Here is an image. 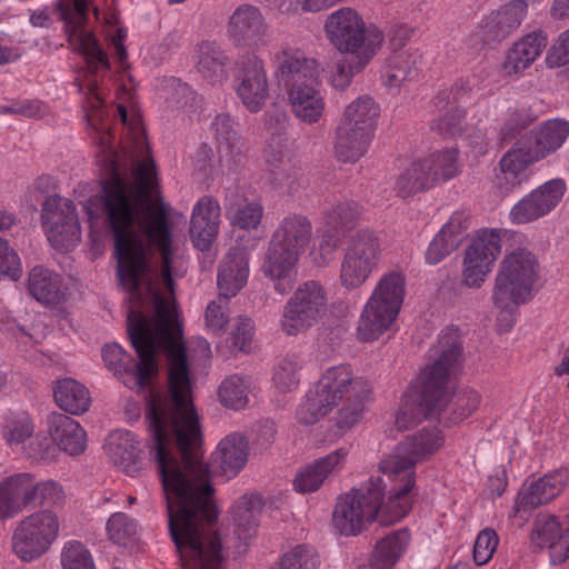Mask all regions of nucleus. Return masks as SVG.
Returning <instances> with one entry per match:
<instances>
[{"label": "nucleus", "instance_id": "f257e3e1", "mask_svg": "<svg viewBox=\"0 0 569 569\" xmlns=\"http://www.w3.org/2000/svg\"><path fill=\"white\" fill-rule=\"evenodd\" d=\"M103 152V212L114 236L117 280L129 295L128 335L139 360L118 343L104 345L102 358L128 388L149 391L146 418L182 569L217 567L226 557L211 528L218 518L214 489L200 453L190 369L170 298L173 278L184 276L186 263L172 243L154 162H139L128 178L118 153L110 148Z\"/></svg>", "mask_w": 569, "mask_h": 569}, {"label": "nucleus", "instance_id": "f03ea898", "mask_svg": "<svg viewBox=\"0 0 569 569\" xmlns=\"http://www.w3.org/2000/svg\"><path fill=\"white\" fill-rule=\"evenodd\" d=\"M443 436L437 428H423L406 437L393 450L381 459L379 470L392 483L387 510L391 520L402 519L412 508L411 490L416 482V466L438 451Z\"/></svg>", "mask_w": 569, "mask_h": 569}, {"label": "nucleus", "instance_id": "7ed1b4c3", "mask_svg": "<svg viewBox=\"0 0 569 569\" xmlns=\"http://www.w3.org/2000/svg\"><path fill=\"white\" fill-rule=\"evenodd\" d=\"M432 363L421 373V392L418 402L408 400L397 412L395 425L407 430L423 419L439 417L446 399V382L460 366V341L455 331L443 332L430 350Z\"/></svg>", "mask_w": 569, "mask_h": 569}, {"label": "nucleus", "instance_id": "20e7f679", "mask_svg": "<svg viewBox=\"0 0 569 569\" xmlns=\"http://www.w3.org/2000/svg\"><path fill=\"white\" fill-rule=\"evenodd\" d=\"M370 392L368 381L356 376L350 365L329 367L299 405L297 419L303 425L316 423L349 396L370 397Z\"/></svg>", "mask_w": 569, "mask_h": 569}, {"label": "nucleus", "instance_id": "39448f33", "mask_svg": "<svg viewBox=\"0 0 569 569\" xmlns=\"http://www.w3.org/2000/svg\"><path fill=\"white\" fill-rule=\"evenodd\" d=\"M386 483L381 477H371L359 489H353L339 498L332 521L343 536H357L372 520L382 526H390L400 519L391 520L387 510L389 499L382 503Z\"/></svg>", "mask_w": 569, "mask_h": 569}, {"label": "nucleus", "instance_id": "423d86ee", "mask_svg": "<svg viewBox=\"0 0 569 569\" xmlns=\"http://www.w3.org/2000/svg\"><path fill=\"white\" fill-rule=\"evenodd\" d=\"M405 297V277L392 271L383 274L375 287L358 323L363 341L377 340L395 322Z\"/></svg>", "mask_w": 569, "mask_h": 569}, {"label": "nucleus", "instance_id": "0eeeda50", "mask_svg": "<svg viewBox=\"0 0 569 569\" xmlns=\"http://www.w3.org/2000/svg\"><path fill=\"white\" fill-rule=\"evenodd\" d=\"M538 279V260L526 248L509 252L501 261L492 291L495 306L508 307L512 302H527L532 297Z\"/></svg>", "mask_w": 569, "mask_h": 569}, {"label": "nucleus", "instance_id": "6e6552de", "mask_svg": "<svg viewBox=\"0 0 569 569\" xmlns=\"http://www.w3.org/2000/svg\"><path fill=\"white\" fill-rule=\"evenodd\" d=\"M328 308L327 287L316 279L302 281L283 306L280 327L286 335L297 336L318 325Z\"/></svg>", "mask_w": 569, "mask_h": 569}, {"label": "nucleus", "instance_id": "1a4fd4ad", "mask_svg": "<svg viewBox=\"0 0 569 569\" xmlns=\"http://www.w3.org/2000/svg\"><path fill=\"white\" fill-rule=\"evenodd\" d=\"M330 43L340 53H370L376 56L383 36L376 28H367L361 16L352 8L345 7L330 13L325 22Z\"/></svg>", "mask_w": 569, "mask_h": 569}, {"label": "nucleus", "instance_id": "9d476101", "mask_svg": "<svg viewBox=\"0 0 569 569\" xmlns=\"http://www.w3.org/2000/svg\"><path fill=\"white\" fill-rule=\"evenodd\" d=\"M458 173L457 149H445L408 166L397 178L395 189L399 197L407 198L450 180Z\"/></svg>", "mask_w": 569, "mask_h": 569}, {"label": "nucleus", "instance_id": "9b49d317", "mask_svg": "<svg viewBox=\"0 0 569 569\" xmlns=\"http://www.w3.org/2000/svg\"><path fill=\"white\" fill-rule=\"evenodd\" d=\"M381 253V241L375 231H357L350 238L340 263L341 287L347 290L360 288L378 267Z\"/></svg>", "mask_w": 569, "mask_h": 569}, {"label": "nucleus", "instance_id": "f8f14e48", "mask_svg": "<svg viewBox=\"0 0 569 569\" xmlns=\"http://www.w3.org/2000/svg\"><path fill=\"white\" fill-rule=\"evenodd\" d=\"M59 528L58 517L49 510L38 511L23 518L11 538L14 555L24 562L40 558L57 539Z\"/></svg>", "mask_w": 569, "mask_h": 569}, {"label": "nucleus", "instance_id": "ddd939ff", "mask_svg": "<svg viewBox=\"0 0 569 569\" xmlns=\"http://www.w3.org/2000/svg\"><path fill=\"white\" fill-rule=\"evenodd\" d=\"M41 223L50 244L69 251L81 240V227L72 200L53 194L47 197L41 208Z\"/></svg>", "mask_w": 569, "mask_h": 569}, {"label": "nucleus", "instance_id": "4468645a", "mask_svg": "<svg viewBox=\"0 0 569 569\" xmlns=\"http://www.w3.org/2000/svg\"><path fill=\"white\" fill-rule=\"evenodd\" d=\"M91 0H72L59 3L61 19L66 24L69 41L72 42L84 56L89 69L97 73L108 71L110 62L107 53L99 46L91 32L81 29L87 20V12Z\"/></svg>", "mask_w": 569, "mask_h": 569}, {"label": "nucleus", "instance_id": "2eb2a0df", "mask_svg": "<svg viewBox=\"0 0 569 569\" xmlns=\"http://www.w3.org/2000/svg\"><path fill=\"white\" fill-rule=\"evenodd\" d=\"M234 90L251 113H257L264 107L269 98V82L264 63L254 53L240 56L234 68Z\"/></svg>", "mask_w": 569, "mask_h": 569}, {"label": "nucleus", "instance_id": "dca6fc26", "mask_svg": "<svg viewBox=\"0 0 569 569\" xmlns=\"http://www.w3.org/2000/svg\"><path fill=\"white\" fill-rule=\"evenodd\" d=\"M498 230H482L466 249L462 279L469 288H479L501 251Z\"/></svg>", "mask_w": 569, "mask_h": 569}, {"label": "nucleus", "instance_id": "f3484780", "mask_svg": "<svg viewBox=\"0 0 569 569\" xmlns=\"http://www.w3.org/2000/svg\"><path fill=\"white\" fill-rule=\"evenodd\" d=\"M411 31L406 27L395 30L390 44L392 53L387 59L382 69V83L390 89H399L406 81L418 74L422 56L417 48H405V41L409 39Z\"/></svg>", "mask_w": 569, "mask_h": 569}, {"label": "nucleus", "instance_id": "a211bd4d", "mask_svg": "<svg viewBox=\"0 0 569 569\" xmlns=\"http://www.w3.org/2000/svg\"><path fill=\"white\" fill-rule=\"evenodd\" d=\"M567 187L562 179H552L539 186L517 203L509 212L515 224H526L549 214L562 200Z\"/></svg>", "mask_w": 569, "mask_h": 569}, {"label": "nucleus", "instance_id": "6ab92c4d", "mask_svg": "<svg viewBox=\"0 0 569 569\" xmlns=\"http://www.w3.org/2000/svg\"><path fill=\"white\" fill-rule=\"evenodd\" d=\"M470 89L466 82H457L449 90L440 91L435 98L439 108H448L447 112L433 120L431 129L445 138L460 136L465 131L466 110L460 106L467 102Z\"/></svg>", "mask_w": 569, "mask_h": 569}, {"label": "nucleus", "instance_id": "aec40b11", "mask_svg": "<svg viewBox=\"0 0 569 569\" xmlns=\"http://www.w3.org/2000/svg\"><path fill=\"white\" fill-rule=\"evenodd\" d=\"M284 89L291 112L297 119L307 124L321 120L326 111V100L321 91L320 76Z\"/></svg>", "mask_w": 569, "mask_h": 569}, {"label": "nucleus", "instance_id": "412c9836", "mask_svg": "<svg viewBox=\"0 0 569 569\" xmlns=\"http://www.w3.org/2000/svg\"><path fill=\"white\" fill-rule=\"evenodd\" d=\"M527 10L526 1H510L482 19L478 27V37L485 44L500 42L520 27Z\"/></svg>", "mask_w": 569, "mask_h": 569}, {"label": "nucleus", "instance_id": "4be33fe9", "mask_svg": "<svg viewBox=\"0 0 569 569\" xmlns=\"http://www.w3.org/2000/svg\"><path fill=\"white\" fill-rule=\"evenodd\" d=\"M568 471L559 469L545 475L529 485L525 483L515 501V515L521 511H530L552 501L563 491L568 483Z\"/></svg>", "mask_w": 569, "mask_h": 569}, {"label": "nucleus", "instance_id": "5701e85b", "mask_svg": "<svg viewBox=\"0 0 569 569\" xmlns=\"http://www.w3.org/2000/svg\"><path fill=\"white\" fill-rule=\"evenodd\" d=\"M221 208L212 196H202L193 206L190 218V238L193 246L207 251L219 233Z\"/></svg>", "mask_w": 569, "mask_h": 569}, {"label": "nucleus", "instance_id": "b1692460", "mask_svg": "<svg viewBox=\"0 0 569 569\" xmlns=\"http://www.w3.org/2000/svg\"><path fill=\"white\" fill-rule=\"evenodd\" d=\"M299 254L269 242L261 272L272 282L276 292L288 295L297 280Z\"/></svg>", "mask_w": 569, "mask_h": 569}, {"label": "nucleus", "instance_id": "393cba45", "mask_svg": "<svg viewBox=\"0 0 569 569\" xmlns=\"http://www.w3.org/2000/svg\"><path fill=\"white\" fill-rule=\"evenodd\" d=\"M348 455L349 450L341 447L308 463L296 475L293 480L295 490L301 493H311L319 490L327 479L342 470Z\"/></svg>", "mask_w": 569, "mask_h": 569}, {"label": "nucleus", "instance_id": "a878e982", "mask_svg": "<svg viewBox=\"0 0 569 569\" xmlns=\"http://www.w3.org/2000/svg\"><path fill=\"white\" fill-rule=\"evenodd\" d=\"M530 543L537 549H551L552 562L561 563L569 558V527L562 531L556 516L540 513L533 521Z\"/></svg>", "mask_w": 569, "mask_h": 569}, {"label": "nucleus", "instance_id": "bb28decb", "mask_svg": "<svg viewBox=\"0 0 569 569\" xmlns=\"http://www.w3.org/2000/svg\"><path fill=\"white\" fill-rule=\"evenodd\" d=\"M33 476L16 473L0 481V520L11 519L34 503Z\"/></svg>", "mask_w": 569, "mask_h": 569}, {"label": "nucleus", "instance_id": "cd10ccee", "mask_svg": "<svg viewBox=\"0 0 569 569\" xmlns=\"http://www.w3.org/2000/svg\"><path fill=\"white\" fill-rule=\"evenodd\" d=\"M276 77L284 88L320 76L319 64L297 48H282L273 56Z\"/></svg>", "mask_w": 569, "mask_h": 569}, {"label": "nucleus", "instance_id": "c85d7f7f", "mask_svg": "<svg viewBox=\"0 0 569 569\" xmlns=\"http://www.w3.org/2000/svg\"><path fill=\"white\" fill-rule=\"evenodd\" d=\"M211 130L218 144L220 167L232 171L241 159L243 147L238 124L228 113H220L214 117Z\"/></svg>", "mask_w": 569, "mask_h": 569}, {"label": "nucleus", "instance_id": "c756f323", "mask_svg": "<svg viewBox=\"0 0 569 569\" xmlns=\"http://www.w3.org/2000/svg\"><path fill=\"white\" fill-rule=\"evenodd\" d=\"M264 30L263 17L254 6H240L230 17L229 33L236 46L258 47Z\"/></svg>", "mask_w": 569, "mask_h": 569}, {"label": "nucleus", "instance_id": "7c9ffc66", "mask_svg": "<svg viewBox=\"0 0 569 569\" xmlns=\"http://www.w3.org/2000/svg\"><path fill=\"white\" fill-rule=\"evenodd\" d=\"M48 432L52 441L70 456H78L87 448V433L73 418L51 412L47 418Z\"/></svg>", "mask_w": 569, "mask_h": 569}, {"label": "nucleus", "instance_id": "2f4dec72", "mask_svg": "<svg viewBox=\"0 0 569 569\" xmlns=\"http://www.w3.org/2000/svg\"><path fill=\"white\" fill-rule=\"evenodd\" d=\"M311 236V221L306 216L290 213L278 223L269 242L301 256Z\"/></svg>", "mask_w": 569, "mask_h": 569}, {"label": "nucleus", "instance_id": "473e14b6", "mask_svg": "<svg viewBox=\"0 0 569 569\" xmlns=\"http://www.w3.org/2000/svg\"><path fill=\"white\" fill-rule=\"evenodd\" d=\"M249 277V252L243 247L230 248L218 272L219 291L234 297L247 283Z\"/></svg>", "mask_w": 569, "mask_h": 569}, {"label": "nucleus", "instance_id": "72a5a7b5", "mask_svg": "<svg viewBox=\"0 0 569 569\" xmlns=\"http://www.w3.org/2000/svg\"><path fill=\"white\" fill-rule=\"evenodd\" d=\"M249 440L241 432H231L223 437L213 452V461L228 478L236 477L247 465Z\"/></svg>", "mask_w": 569, "mask_h": 569}, {"label": "nucleus", "instance_id": "f704fd0d", "mask_svg": "<svg viewBox=\"0 0 569 569\" xmlns=\"http://www.w3.org/2000/svg\"><path fill=\"white\" fill-rule=\"evenodd\" d=\"M548 44V36L542 30L525 34L513 43L507 54L505 69L508 73H517L530 67Z\"/></svg>", "mask_w": 569, "mask_h": 569}, {"label": "nucleus", "instance_id": "c9c22d12", "mask_svg": "<svg viewBox=\"0 0 569 569\" xmlns=\"http://www.w3.org/2000/svg\"><path fill=\"white\" fill-rule=\"evenodd\" d=\"M104 448L113 463L127 475L134 476L140 470L139 442L130 431L117 430L111 432Z\"/></svg>", "mask_w": 569, "mask_h": 569}, {"label": "nucleus", "instance_id": "e433bc0d", "mask_svg": "<svg viewBox=\"0 0 569 569\" xmlns=\"http://www.w3.org/2000/svg\"><path fill=\"white\" fill-rule=\"evenodd\" d=\"M569 137V122L561 119H550L530 131L532 140L530 148L542 160L562 147Z\"/></svg>", "mask_w": 569, "mask_h": 569}, {"label": "nucleus", "instance_id": "4c0bfd02", "mask_svg": "<svg viewBox=\"0 0 569 569\" xmlns=\"http://www.w3.org/2000/svg\"><path fill=\"white\" fill-rule=\"evenodd\" d=\"M462 362V348L460 347V363ZM459 368L455 373L450 375L446 382V399L440 411V417L452 423H458L468 418L480 405V395L472 389H460L452 396H449V381L451 377L456 376Z\"/></svg>", "mask_w": 569, "mask_h": 569}, {"label": "nucleus", "instance_id": "58836bf2", "mask_svg": "<svg viewBox=\"0 0 569 569\" xmlns=\"http://www.w3.org/2000/svg\"><path fill=\"white\" fill-rule=\"evenodd\" d=\"M194 60L197 71L209 83H221L227 79L226 67L229 59L216 42L202 41L199 43Z\"/></svg>", "mask_w": 569, "mask_h": 569}, {"label": "nucleus", "instance_id": "ea45409f", "mask_svg": "<svg viewBox=\"0 0 569 569\" xmlns=\"http://www.w3.org/2000/svg\"><path fill=\"white\" fill-rule=\"evenodd\" d=\"M411 536L407 528L390 532L376 543L369 565L372 569H391L406 552Z\"/></svg>", "mask_w": 569, "mask_h": 569}, {"label": "nucleus", "instance_id": "a19ab883", "mask_svg": "<svg viewBox=\"0 0 569 569\" xmlns=\"http://www.w3.org/2000/svg\"><path fill=\"white\" fill-rule=\"evenodd\" d=\"M263 507V500L259 495H244L231 507L230 513L234 523V532L238 538L247 542L256 533L258 518Z\"/></svg>", "mask_w": 569, "mask_h": 569}, {"label": "nucleus", "instance_id": "79ce46f5", "mask_svg": "<svg viewBox=\"0 0 569 569\" xmlns=\"http://www.w3.org/2000/svg\"><path fill=\"white\" fill-rule=\"evenodd\" d=\"M224 209L230 223L243 230L256 229L263 216V207L260 202L249 201L238 191L227 194Z\"/></svg>", "mask_w": 569, "mask_h": 569}, {"label": "nucleus", "instance_id": "37998d69", "mask_svg": "<svg viewBox=\"0 0 569 569\" xmlns=\"http://www.w3.org/2000/svg\"><path fill=\"white\" fill-rule=\"evenodd\" d=\"M372 134L338 124L336 130L335 156L342 162H356L363 157L371 142Z\"/></svg>", "mask_w": 569, "mask_h": 569}, {"label": "nucleus", "instance_id": "c03bdc74", "mask_svg": "<svg viewBox=\"0 0 569 569\" xmlns=\"http://www.w3.org/2000/svg\"><path fill=\"white\" fill-rule=\"evenodd\" d=\"M28 289L34 299L46 305H57L63 297L61 277L43 266L31 269Z\"/></svg>", "mask_w": 569, "mask_h": 569}, {"label": "nucleus", "instance_id": "a18cd8bd", "mask_svg": "<svg viewBox=\"0 0 569 569\" xmlns=\"http://www.w3.org/2000/svg\"><path fill=\"white\" fill-rule=\"evenodd\" d=\"M53 397L60 409L76 416L87 412L91 403L89 390L72 378L58 380Z\"/></svg>", "mask_w": 569, "mask_h": 569}, {"label": "nucleus", "instance_id": "49530a36", "mask_svg": "<svg viewBox=\"0 0 569 569\" xmlns=\"http://www.w3.org/2000/svg\"><path fill=\"white\" fill-rule=\"evenodd\" d=\"M379 112L376 101L369 96H362L346 108L339 124L372 134Z\"/></svg>", "mask_w": 569, "mask_h": 569}, {"label": "nucleus", "instance_id": "de8ad7c7", "mask_svg": "<svg viewBox=\"0 0 569 569\" xmlns=\"http://www.w3.org/2000/svg\"><path fill=\"white\" fill-rule=\"evenodd\" d=\"M266 126L270 131L264 153L271 163L280 162L288 147V134L286 131L287 114L283 111L268 112L264 114Z\"/></svg>", "mask_w": 569, "mask_h": 569}, {"label": "nucleus", "instance_id": "09e8293b", "mask_svg": "<svg viewBox=\"0 0 569 569\" xmlns=\"http://www.w3.org/2000/svg\"><path fill=\"white\" fill-rule=\"evenodd\" d=\"M330 73V83L339 90H345L351 83L352 78L361 72L375 57L368 53H343Z\"/></svg>", "mask_w": 569, "mask_h": 569}, {"label": "nucleus", "instance_id": "8fccbe9b", "mask_svg": "<svg viewBox=\"0 0 569 569\" xmlns=\"http://www.w3.org/2000/svg\"><path fill=\"white\" fill-rule=\"evenodd\" d=\"M303 361L295 353H288L277 360L272 381L280 392H290L298 388Z\"/></svg>", "mask_w": 569, "mask_h": 569}, {"label": "nucleus", "instance_id": "3c124183", "mask_svg": "<svg viewBox=\"0 0 569 569\" xmlns=\"http://www.w3.org/2000/svg\"><path fill=\"white\" fill-rule=\"evenodd\" d=\"M361 217V207L352 200H342L326 211L325 224L345 234Z\"/></svg>", "mask_w": 569, "mask_h": 569}, {"label": "nucleus", "instance_id": "603ef678", "mask_svg": "<svg viewBox=\"0 0 569 569\" xmlns=\"http://www.w3.org/2000/svg\"><path fill=\"white\" fill-rule=\"evenodd\" d=\"M218 396L226 408L243 409L249 402L248 379L238 375L228 377L221 382Z\"/></svg>", "mask_w": 569, "mask_h": 569}, {"label": "nucleus", "instance_id": "864d4df0", "mask_svg": "<svg viewBox=\"0 0 569 569\" xmlns=\"http://www.w3.org/2000/svg\"><path fill=\"white\" fill-rule=\"evenodd\" d=\"M540 161L533 150L525 148L519 141L512 149L506 152L500 160V167L505 174H510L518 179L529 166Z\"/></svg>", "mask_w": 569, "mask_h": 569}, {"label": "nucleus", "instance_id": "5fc2aeb1", "mask_svg": "<svg viewBox=\"0 0 569 569\" xmlns=\"http://www.w3.org/2000/svg\"><path fill=\"white\" fill-rule=\"evenodd\" d=\"M33 433V423L24 411L9 412L6 416L2 435L10 446L20 445Z\"/></svg>", "mask_w": 569, "mask_h": 569}, {"label": "nucleus", "instance_id": "6e6d98bb", "mask_svg": "<svg viewBox=\"0 0 569 569\" xmlns=\"http://www.w3.org/2000/svg\"><path fill=\"white\" fill-rule=\"evenodd\" d=\"M343 236L345 234L341 232L326 224L318 230L319 243L310 252L313 262L318 267L328 266L332 261L333 254L340 247Z\"/></svg>", "mask_w": 569, "mask_h": 569}, {"label": "nucleus", "instance_id": "4d7b16f0", "mask_svg": "<svg viewBox=\"0 0 569 569\" xmlns=\"http://www.w3.org/2000/svg\"><path fill=\"white\" fill-rule=\"evenodd\" d=\"M230 296L219 293V296L210 301L204 311V323L209 332L221 336L224 333L230 321L229 299Z\"/></svg>", "mask_w": 569, "mask_h": 569}, {"label": "nucleus", "instance_id": "13d9d810", "mask_svg": "<svg viewBox=\"0 0 569 569\" xmlns=\"http://www.w3.org/2000/svg\"><path fill=\"white\" fill-rule=\"evenodd\" d=\"M60 562L62 569H96L91 552L78 540H69L63 545Z\"/></svg>", "mask_w": 569, "mask_h": 569}, {"label": "nucleus", "instance_id": "bf43d9fd", "mask_svg": "<svg viewBox=\"0 0 569 569\" xmlns=\"http://www.w3.org/2000/svg\"><path fill=\"white\" fill-rule=\"evenodd\" d=\"M319 557L316 550L306 545H298L283 555L280 566L272 569H318Z\"/></svg>", "mask_w": 569, "mask_h": 569}, {"label": "nucleus", "instance_id": "052dcab7", "mask_svg": "<svg viewBox=\"0 0 569 569\" xmlns=\"http://www.w3.org/2000/svg\"><path fill=\"white\" fill-rule=\"evenodd\" d=\"M369 397H352L346 398V402L339 410L336 425L341 430H349L355 427L361 419L365 411V402Z\"/></svg>", "mask_w": 569, "mask_h": 569}, {"label": "nucleus", "instance_id": "680f3d73", "mask_svg": "<svg viewBox=\"0 0 569 569\" xmlns=\"http://www.w3.org/2000/svg\"><path fill=\"white\" fill-rule=\"evenodd\" d=\"M109 538L119 545H124L137 532V525L123 512L113 513L107 522Z\"/></svg>", "mask_w": 569, "mask_h": 569}, {"label": "nucleus", "instance_id": "e2e57ef3", "mask_svg": "<svg viewBox=\"0 0 569 569\" xmlns=\"http://www.w3.org/2000/svg\"><path fill=\"white\" fill-rule=\"evenodd\" d=\"M536 120L527 109H517L508 113V118L501 128V137L505 141L516 138L523 129L529 127Z\"/></svg>", "mask_w": 569, "mask_h": 569}, {"label": "nucleus", "instance_id": "0e129e2a", "mask_svg": "<svg viewBox=\"0 0 569 569\" xmlns=\"http://www.w3.org/2000/svg\"><path fill=\"white\" fill-rule=\"evenodd\" d=\"M499 539L495 530H482L475 542L473 559L478 566L486 565L497 549Z\"/></svg>", "mask_w": 569, "mask_h": 569}, {"label": "nucleus", "instance_id": "69168bd1", "mask_svg": "<svg viewBox=\"0 0 569 569\" xmlns=\"http://www.w3.org/2000/svg\"><path fill=\"white\" fill-rule=\"evenodd\" d=\"M457 248L458 244L455 237L448 238L439 231L427 249L426 261L429 264H437Z\"/></svg>", "mask_w": 569, "mask_h": 569}, {"label": "nucleus", "instance_id": "338daca9", "mask_svg": "<svg viewBox=\"0 0 569 569\" xmlns=\"http://www.w3.org/2000/svg\"><path fill=\"white\" fill-rule=\"evenodd\" d=\"M21 272L19 256L9 247L7 241L0 238V277L17 280Z\"/></svg>", "mask_w": 569, "mask_h": 569}, {"label": "nucleus", "instance_id": "774afa93", "mask_svg": "<svg viewBox=\"0 0 569 569\" xmlns=\"http://www.w3.org/2000/svg\"><path fill=\"white\" fill-rule=\"evenodd\" d=\"M34 488V501L40 500L42 505H59L64 500V492L58 482L53 480H47L43 482H37L33 478Z\"/></svg>", "mask_w": 569, "mask_h": 569}]
</instances>
